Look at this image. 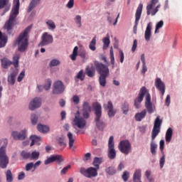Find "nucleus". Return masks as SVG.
<instances>
[{"label":"nucleus","mask_w":182,"mask_h":182,"mask_svg":"<svg viewBox=\"0 0 182 182\" xmlns=\"http://www.w3.org/2000/svg\"><path fill=\"white\" fill-rule=\"evenodd\" d=\"M39 156H41V152H39V151H33L30 152V160L36 161V160L39 159Z\"/></svg>","instance_id":"35"},{"label":"nucleus","mask_w":182,"mask_h":182,"mask_svg":"<svg viewBox=\"0 0 182 182\" xmlns=\"http://www.w3.org/2000/svg\"><path fill=\"white\" fill-rule=\"evenodd\" d=\"M92 107L95 114V126L98 130L103 131L106 124L102 119V105L99 102H96L92 105Z\"/></svg>","instance_id":"3"},{"label":"nucleus","mask_w":182,"mask_h":182,"mask_svg":"<svg viewBox=\"0 0 182 182\" xmlns=\"http://www.w3.org/2000/svg\"><path fill=\"white\" fill-rule=\"evenodd\" d=\"M163 123V120L160 119V116H158L154 122V127L151 132L152 139H156L157 136H159V133H160V127H161V124Z\"/></svg>","instance_id":"14"},{"label":"nucleus","mask_w":182,"mask_h":182,"mask_svg":"<svg viewBox=\"0 0 182 182\" xmlns=\"http://www.w3.org/2000/svg\"><path fill=\"white\" fill-rule=\"evenodd\" d=\"M16 76H18V70H14L8 75L9 85H11V86L15 85V82L16 81Z\"/></svg>","instance_id":"27"},{"label":"nucleus","mask_w":182,"mask_h":182,"mask_svg":"<svg viewBox=\"0 0 182 182\" xmlns=\"http://www.w3.org/2000/svg\"><path fill=\"white\" fill-rule=\"evenodd\" d=\"M94 65L97 69V72L99 73L100 75H105L109 76V65H105L99 61H95Z\"/></svg>","instance_id":"9"},{"label":"nucleus","mask_w":182,"mask_h":182,"mask_svg":"<svg viewBox=\"0 0 182 182\" xmlns=\"http://www.w3.org/2000/svg\"><path fill=\"white\" fill-rule=\"evenodd\" d=\"M147 114V111L146 109H143L141 112H138L135 114V120L136 122H141L146 115Z\"/></svg>","instance_id":"31"},{"label":"nucleus","mask_w":182,"mask_h":182,"mask_svg":"<svg viewBox=\"0 0 182 182\" xmlns=\"http://www.w3.org/2000/svg\"><path fill=\"white\" fill-rule=\"evenodd\" d=\"M9 164V158L6 155V150L4 148H0V167L1 168H6Z\"/></svg>","instance_id":"11"},{"label":"nucleus","mask_w":182,"mask_h":182,"mask_svg":"<svg viewBox=\"0 0 182 182\" xmlns=\"http://www.w3.org/2000/svg\"><path fill=\"white\" fill-rule=\"evenodd\" d=\"M150 150L153 156H156V154H157V144H156V142L154 141V139H153V135H151Z\"/></svg>","instance_id":"29"},{"label":"nucleus","mask_w":182,"mask_h":182,"mask_svg":"<svg viewBox=\"0 0 182 182\" xmlns=\"http://www.w3.org/2000/svg\"><path fill=\"white\" fill-rule=\"evenodd\" d=\"M103 107L105 110H107L108 117H114L117 111L113 107L112 101H108L107 104H104Z\"/></svg>","instance_id":"19"},{"label":"nucleus","mask_w":182,"mask_h":182,"mask_svg":"<svg viewBox=\"0 0 182 182\" xmlns=\"http://www.w3.org/2000/svg\"><path fill=\"white\" fill-rule=\"evenodd\" d=\"M164 163H166V156L163 154L162 157L159 160L160 168L164 167Z\"/></svg>","instance_id":"55"},{"label":"nucleus","mask_w":182,"mask_h":182,"mask_svg":"<svg viewBox=\"0 0 182 182\" xmlns=\"http://www.w3.org/2000/svg\"><path fill=\"white\" fill-rule=\"evenodd\" d=\"M155 86L156 89L161 92L162 96L161 98L163 99V97L164 96V93H166V85H164V82L161 81V78H156L155 80Z\"/></svg>","instance_id":"22"},{"label":"nucleus","mask_w":182,"mask_h":182,"mask_svg":"<svg viewBox=\"0 0 182 182\" xmlns=\"http://www.w3.org/2000/svg\"><path fill=\"white\" fill-rule=\"evenodd\" d=\"M114 138L111 136L108 141V157L110 160L116 159V149H114Z\"/></svg>","instance_id":"10"},{"label":"nucleus","mask_w":182,"mask_h":182,"mask_svg":"<svg viewBox=\"0 0 182 182\" xmlns=\"http://www.w3.org/2000/svg\"><path fill=\"white\" fill-rule=\"evenodd\" d=\"M74 5H75V0H69L66 6L67 8H68V9H72Z\"/></svg>","instance_id":"58"},{"label":"nucleus","mask_w":182,"mask_h":182,"mask_svg":"<svg viewBox=\"0 0 182 182\" xmlns=\"http://www.w3.org/2000/svg\"><path fill=\"white\" fill-rule=\"evenodd\" d=\"M136 49H137V40H134L133 46L132 48V52H136Z\"/></svg>","instance_id":"64"},{"label":"nucleus","mask_w":182,"mask_h":182,"mask_svg":"<svg viewBox=\"0 0 182 182\" xmlns=\"http://www.w3.org/2000/svg\"><path fill=\"white\" fill-rule=\"evenodd\" d=\"M105 173L109 176H114L117 173L116 168L114 166H109L105 169Z\"/></svg>","instance_id":"43"},{"label":"nucleus","mask_w":182,"mask_h":182,"mask_svg":"<svg viewBox=\"0 0 182 182\" xmlns=\"http://www.w3.org/2000/svg\"><path fill=\"white\" fill-rule=\"evenodd\" d=\"M6 182L14 181V177L12 176V172L11 170H7L6 173Z\"/></svg>","instance_id":"47"},{"label":"nucleus","mask_w":182,"mask_h":182,"mask_svg":"<svg viewBox=\"0 0 182 182\" xmlns=\"http://www.w3.org/2000/svg\"><path fill=\"white\" fill-rule=\"evenodd\" d=\"M62 163L63 161V158L61 155H51L50 156H47V159L44 161L45 166H48L49 164H52V163Z\"/></svg>","instance_id":"18"},{"label":"nucleus","mask_w":182,"mask_h":182,"mask_svg":"<svg viewBox=\"0 0 182 182\" xmlns=\"http://www.w3.org/2000/svg\"><path fill=\"white\" fill-rule=\"evenodd\" d=\"M39 4H41V0H31L28 5L27 12H31L33 9L36 8V6H38Z\"/></svg>","instance_id":"33"},{"label":"nucleus","mask_w":182,"mask_h":182,"mask_svg":"<svg viewBox=\"0 0 182 182\" xmlns=\"http://www.w3.org/2000/svg\"><path fill=\"white\" fill-rule=\"evenodd\" d=\"M20 6L21 3L19 2V0H14L13 7L10 13L9 18L4 25V28L6 29L7 33L9 35L14 34V26H15L14 22L15 19H16V16L19 15Z\"/></svg>","instance_id":"1"},{"label":"nucleus","mask_w":182,"mask_h":182,"mask_svg":"<svg viewBox=\"0 0 182 182\" xmlns=\"http://www.w3.org/2000/svg\"><path fill=\"white\" fill-rule=\"evenodd\" d=\"M41 105H42V100L39 97H36L30 102L28 109L30 110H35L41 107Z\"/></svg>","instance_id":"23"},{"label":"nucleus","mask_w":182,"mask_h":182,"mask_svg":"<svg viewBox=\"0 0 182 182\" xmlns=\"http://www.w3.org/2000/svg\"><path fill=\"white\" fill-rule=\"evenodd\" d=\"M77 56H80L81 59H86V51L85 50H80L79 47L75 46L73 48V53L70 55L71 60H76Z\"/></svg>","instance_id":"12"},{"label":"nucleus","mask_w":182,"mask_h":182,"mask_svg":"<svg viewBox=\"0 0 182 182\" xmlns=\"http://www.w3.org/2000/svg\"><path fill=\"white\" fill-rule=\"evenodd\" d=\"M31 140V147H32V146L35 145V144H39V142L41 141V137L38 136L36 135H32L30 137Z\"/></svg>","instance_id":"37"},{"label":"nucleus","mask_w":182,"mask_h":182,"mask_svg":"<svg viewBox=\"0 0 182 182\" xmlns=\"http://www.w3.org/2000/svg\"><path fill=\"white\" fill-rule=\"evenodd\" d=\"M1 144H2V146L1 147V149L4 148V150H6V146H8V139H1Z\"/></svg>","instance_id":"57"},{"label":"nucleus","mask_w":182,"mask_h":182,"mask_svg":"<svg viewBox=\"0 0 182 182\" xmlns=\"http://www.w3.org/2000/svg\"><path fill=\"white\" fill-rule=\"evenodd\" d=\"M65 85L61 80H57L53 85V95H62L65 92Z\"/></svg>","instance_id":"13"},{"label":"nucleus","mask_w":182,"mask_h":182,"mask_svg":"<svg viewBox=\"0 0 182 182\" xmlns=\"http://www.w3.org/2000/svg\"><path fill=\"white\" fill-rule=\"evenodd\" d=\"M159 149L161 151V153H164V140L161 139L159 142Z\"/></svg>","instance_id":"63"},{"label":"nucleus","mask_w":182,"mask_h":182,"mask_svg":"<svg viewBox=\"0 0 182 182\" xmlns=\"http://www.w3.org/2000/svg\"><path fill=\"white\" fill-rule=\"evenodd\" d=\"M85 73L88 77H94L96 75V68L93 66V64L90 65H87L85 68Z\"/></svg>","instance_id":"26"},{"label":"nucleus","mask_w":182,"mask_h":182,"mask_svg":"<svg viewBox=\"0 0 182 182\" xmlns=\"http://www.w3.org/2000/svg\"><path fill=\"white\" fill-rule=\"evenodd\" d=\"M163 25H164V22L163 21H160L159 22H158L156 25L154 33H157V31H159V29H161V28H163Z\"/></svg>","instance_id":"54"},{"label":"nucleus","mask_w":182,"mask_h":182,"mask_svg":"<svg viewBox=\"0 0 182 182\" xmlns=\"http://www.w3.org/2000/svg\"><path fill=\"white\" fill-rule=\"evenodd\" d=\"M72 100L75 105H79V102H80V99L77 95H74L72 98Z\"/></svg>","instance_id":"59"},{"label":"nucleus","mask_w":182,"mask_h":182,"mask_svg":"<svg viewBox=\"0 0 182 182\" xmlns=\"http://www.w3.org/2000/svg\"><path fill=\"white\" fill-rule=\"evenodd\" d=\"M79 114H80L79 113V111H77L74 119V124L75 126H77L78 129H84V127L86 126V120L82 117H80Z\"/></svg>","instance_id":"20"},{"label":"nucleus","mask_w":182,"mask_h":182,"mask_svg":"<svg viewBox=\"0 0 182 182\" xmlns=\"http://www.w3.org/2000/svg\"><path fill=\"white\" fill-rule=\"evenodd\" d=\"M75 82H79V80H85V75L83 73V70H80L77 75L75 77Z\"/></svg>","instance_id":"39"},{"label":"nucleus","mask_w":182,"mask_h":182,"mask_svg":"<svg viewBox=\"0 0 182 182\" xmlns=\"http://www.w3.org/2000/svg\"><path fill=\"white\" fill-rule=\"evenodd\" d=\"M27 136L28 132L25 129L21 132L13 131L11 132V136L13 137L14 140L23 141L25 139H26Z\"/></svg>","instance_id":"16"},{"label":"nucleus","mask_w":182,"mask_h":182,"mask_svg":"<svg viewBox=\"0 0 182 182\" xmlns=\"http://www.w3.org/2000/svg\"><path fill=\"white\" fill-rule=\"evenodd\" d=\"M159 0H151L150 3L146 6V15L149 16L151 15V16H154L159 12V9L161 6V4H158ZM156 9H154V6H156Z\"/></svg>","instance_id":"7"},{"label":"nucleus","mask_w":182,"mask_h":182,"mask_svg":"<svg viewBox=\"0 0 182 182\" xmlns=\"http://www.w3.org/2000/svg\"><path fill=\"white\" fill-rule=\"evenodd\" d=\"M33 168V162L28 163L26 165V171H29Z\"/></svg>","instance_id":"60"},{"label":"nucleus","mask_w":182,"mask_h":182,"mask_svg":"<svg viewBox=\"0 0 182 182\" xmlns=\"http://www.w3.org/2000/svg\"><path fill=\"white\" fill-rule=\"evenodd\" d=\"M46 25L48 26L49 31H55L56 29V25L52 20H47L46 21Z\"/></svg>","instance_id":"40"},{"label":"nucleus","mask_w":182,"mask_h":182,"mask_svg":"<svg viewBox=\"0 0 182 182\" xmlns=\"http://www.w3.org/2000/svg\"><path fill=\"white\" fill-rule=\"evenodd\" d=\"M97 168L90 167L87 169V178L97 177Z\"/></svg>","instance_id":"28"},{"label":"nucleus","mask_w":182,"mask_h":182,"mask_svg":"<svg viewBox=\"0 0 182 182\" xmlns=\"http://www.w3.org/2000/svg\"><path fill=\"white\" fill-rule=\"evenodd\" d=\"M37 129L41 133H48L50 130L49 126L43 124H38Z\"/></svg>","instance_id":"36"},{"label":"nucleus","mask_w":182,"mask_h":182,"mask_svg":"<svg viewBox=\"0 0 182 182\" xmlns=\"http://www.w3.org/2000/svg\"><path fill=\"white\" fill-rule=\"evenodd\" d=\"M14 62H11L8 58H2L1 59V67L4 69H8L11 65H14V68H18L19 66V55L16 54L13 57Z\"/></svg>","instance_id":"5"},{"label":"nucleus","mask_w":182,"mask_h":182,"mask_svg":"<svg viewBox=\"0 0 182 182\" xmlns=\"http://www.w3.org/2000/svg\"><path fill=\"white\" fill-rule=\"evenodd\" d=\"M118 149L121 153L127 155L129 153H132V144H130L129 140H122L119 142Z\"/></svg>","instance_id":"8"},{"label":"nucleus","mask_w":182,"mask_h":182,"mask_svg":"<svg viewBox=\"0 0 182 182\" xmlns=\"http://www.w3.org/2000/svg\"><path fill=\"white\" fill-rule=\"evenodd\" d=\"M102 163H103V158L95 157L94 159L93 166L95 167V168L99 170V167H100V164H102Z\"/></svg>","instance_id":"38"},{"label":"nucleus","mask_w":182,"mask_h":182,"mask_svg":"<svg viewBox=\"0 0 182 182\" xmlns=\"http://www.w3.org/2000/svg\"><path fill=\"white\" fill-rule=\"evenodd\" d=\"M53 43V36L49 34L48 32H45L42 34L41 38V42L38 43V48H43V46H48Z\"/></svg>","instance_id":"6"},{"label":"nucleus","mask_w":182,"mask_h":182,"mask_svg":"<svg viewBox=\"0 0 182 182\" xmlns=\"http://www.w3.org/2000/svg\"><path fill=\"white\" fill-rule=\"evenodd\" d=\"M152 28L153 23L151 22L148 23L144 33V38L146 42H150V38H151Z\"/></svg>","instance_id":"24"},{"label":"nucleus","mask_w":182,"mask_h":182,"mask_svg":"<svg viewBox=\"0 0 182 182\" xmlns=\"http://www.w3.org/2000/svg\"><path fill=\"white\" fill-rule=\"evenodd\" d=\"M92 112V107L87 102H84L82 105V116L84 119H89L90 112Z\"/></svg>","instance_id":"21"},{"label":"nucleus","mask_w":182,"mask_h":182,"mask_svg":"<svg viewBox=\"0 0 182 182\" xmlns=\"http://www.w3.org/2000/svg\"><path fill=\"white\" fill-rule=\"evenodd\" d=\"M32 29V26H28L25 30L20 33L15 41V44L18 46V52L23 53L28 49L29 42V32Z\"/></svg>","instance_id":"2"},{"label":"nucleus","mask_w":182,"mask_h":182,"mask_svg":"<svg viewBox=\"0 0 182 182\" xmlns=\"http://www.w3.org/2000/svg\"><path fill=\"white\" fill-rule=\"evenodd\" d=\"M80 173L82 174L85 177L87 176V169L85 168L84 167L80 168Z\"/></svg>","instance_id":"62"},{"label":"nucleus","mask_w":182,"mask_h":182,"mask_svg":"<svg viewBox=\"0 0 182 182\" xmlns=\"http://www.w3.org/2000/svg\"><path fill=\"white\" fill-rule=\"evenodd\" d=\"M4 8H5V10L1 16H4V14H6L11 9L9 0H0V9H4Z\"/></svg>","instance_id":"25"},{"label":"nucleus","mask_w":182,"mask_h":182,"mask_svg":"<svg viewBox=\"0 0 182 182\" xmlns=\"http://www.w3.org/2000/svg\"><path fill=\"white\" fill-rule=\"evenodd\" d=\"M89 48L90 49V50H92L93 52L96 50V37H94L92 39L89 45Z\"/></svg>","instance_id":"45"},{"label":"nucleus","mask_w":182,"mask_h":182,"mask_svg":"<svg viewBox=\"0 0 182 182\" xmlns=\"http://www.w3.org/2000/svg\"><path fill=\"white\" fill-rule=\"evenodd\" d=\"M31 124H33V126H36V124H38V116L36 115V114H31Z\"/></svg>","instance_id":"50"},{"label":"nucleus","mask_w":182,"mask_h":182,"mask_svg":"<svg viewBox=\"0 0 182 182\" xmlns=\"http://www.w3.org/2000/svg\"><path fill=\"white\" fill-rule=\"evenodd\" d=\"M21 156L25 160H31V152H28L26 151H22L21 153Z\"/></svg>","instance_id":"48"},{"label":"nucleus","mask_w":182,"mask_h":182,"mask_svg":"<svg viewBox=\"0 0 182 182\" xmlns=\"http://www.w3.org/2000/svg\"><path fill=\"white\" fill-rule=\"evenodd\" d=\"M25 77V71H22L18 76L17 81L22 82V79Z\"/></svg>","instance_id":"61"},{"label":"nucleus","mask_w":182,"mask_h":182,"mask_svg":"<svg viewBox=\"0 0 182 182\" xmlns=\"http://www.w3.org/2000/svg\"><path fill=\"white\" fill-rule=\"evenodd\" d=\"M129 177H130V174L127 171H124L122 178L124 180V181H127L129 180Z\"/></svg>","instance_id":"56"},{"label":"nucleus","mask_w":182,"mask_h":182,"mask_svg":"<svg viewBox=\"0 0 182 182\" xmlns=\"http://www.w3.org/2000/svg\"><path fill=\"white\" fill-rule=\"evenodd\" d=\"M6 38L2 35V32L0 31V48H4L6 45Z\"/></svg>","instance_id":"44"},{"label":"nucleus","mask_w":182,"mask_h":182,"mask_svg":"<svg viewBox=\"0 0 182 182\" xmlns=\"http://www.w3.org/2000/svg\"><path fill=\"white\" fill-rule=\"evenodd\" d=\"M109 75H100L99 82L100 86H102V87H105V86H106V79H107Z\"/></svg>","instance_id":"41"},{"label":"nucleus","mask_w":182,"mask_h":182,"mask_svg":"<svg viewBox=\"0 0 182 182\" xmlns=\"http://www.w3.org/2000/svg\"><path fill=\"white\" fill-rule=\"evenodd\" d=\"M143 11V4H140L136 9L135 13V25L134 26V33H137V26L139 25V21L141 18V12Z\"/></svg>","instance_id":"17"},{"label":"nucleus","mask_w":182,"mask_h":182,"mask_svg":"<svg viewBox=\"0 0 182 182\" xmlns=\"http://www.w3.org/2000/svg\"><path fill=\"white\" fill-rule=\"evenodd\" d=\"M122 110L124 114H127V113L129 112V104L124 103L122 107Z\"/></svg>","instance_id":"53"},{"label":"nucleus","mask_w":182,"mask_h":182,"mask_svg":"<svg viewBox=\"0 0 182 182\" xmlns=\"http://www.w3.org/2000/svg\"><path fill=\"white\" fill-rule=\"evenodd\" d=\"M52 86V80L48 79L44 85L43 87L45 90H49Z\"/></svg>","instance_id":"51"},{"label":"nucleus","mask_w":182,"mask_h":182,"mask_svg":"<svg viewBox=\"0 0 182 182\" xmlns=\"http://www.w3.org/2000/svg\"><path fill=\"white\" fill-rule=\"evenodd\" d=\"M74 21L78 28H82V16L77 15Z\"/></svg>","instance_id":"49"},{"label":"nucleus","mask_w":182,"mask_h":182,"mask_svg":"<svg viewBox=\"0 0 182 182\" xmlns=\"http://www.w3.org/2000/svg\"><path fill=\"white\" fill-rule=\"evenodd\" d=\"M173 139V129L168 128L166 132L165 140L166 143H170Z\"/></svg>","instance_id":"34"},{"label":"nucleus","mask_w":182,"mask_h":182,"mask_svg":"<svg viewBox=\"0 0 182 182\" xmlns=\"http://www.w3.org/2000/svg\"><path fill=\"white\" fill-rule=\"evenodd\" d=\"M133 182H141V169H136L133 175Z\"/></svg>","instance_id":"30"},{"label":"nucleus","mask_w":182,"mask_h":182,"mask_svg":"<svg viewBox=\"0 0 182 182\" xmlns=\"http://www.w3.org/2000/svg\"><path fill=\"white\" fill-rule=\"evenodd\" d=\"M58 65H60V61L58 59H53L50 62V68L58 66Z\"/></svg>","instance_id":"52"},{"label":"nucleus","mask_w":182,"mask_h":182,"mask_svg":"<svg viewBox=\"0 0 182 182\" xmlns=\"http://www.w3.org/2000/svg\"><path fill=\"white\" fill-rule=\"evenodd\" d=\"M148 95H150V93H149V90H147L146 87H142L139 90L137 97L135 98L134 101L136 109H140L143 99H144V96H147Z\"/></svg>","instance_id":"4"},{"label":"nucleus","mask_w":182,"mask_h":182,"mask_svg":"<svg viewBox=\"0 0 182 182\" xmlns=\"http://www.w3.org/2000/svg\"><path fill=\"white\" fill-rule=\"evenodd\" d=\"M102 43H104L102 49L104 50H106V49H107V48H109V46L110 45V38H109V36L104 38L102 39Z\"/></svg>","instance_id":"42"},{"label":"nucleus","mask_w":182,"mask_h":182,"mask_svg":"<svg viewBox=\"0 0 182 182\" xmlns=\"http://www.w3.org/2000/svg\"><path fill=\"white\" fill-rule=\"evenodd\" d=\"M145 107L146 109V112L151 114L152 113H154L156 112V105L151 102V97L150 96V94H148L147 96H146L145 99Z\"/></svg>","instance_id":"15"},{"label":"nucleus","mask_w":182,"mask_h":182,"mask_svg":"<svg viewBox=\"0 0 182 182\" xmlns=\"http://www.w3.org/2000/svg\"><path fill=\"white\" fill-rule=\"evenodd\" d=\"M67 137L68 138V145L69 149H72L73 147V144H75V140H76V136H73L72 132H68L67 134Z\"/></svg>","instance_id":"32"},{"label":"nucleus","mask_w":182,"mask_h":182,"mask_svg":"<svg viewBox=\"0 0 182 182\" xmlns=\"http://www.w3.org/2000/svg\"><path fill=\"white\" fill-rule=\"evenodd\" d=\"M57 141L61 147H66V142H65V136H61L58 138Z\"/></svg>","instance_id":"46"}]
</instances>
